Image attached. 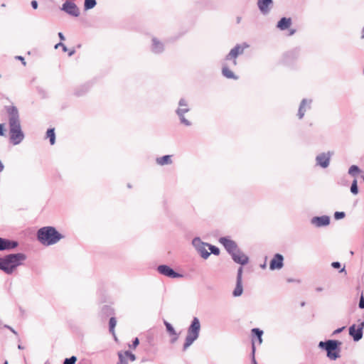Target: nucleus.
Returning a JSON list of instances; mask_svg holds the SVG:
<instances>
[{"mask_svg": "<svg viewBox=\"0 0 364 364\" xmlns=\"http://www.w3.org/2000/svg\"><path fill=\"white\" fill-rule=\"evenodd\" d=\"M9 114L10 141L14 144H19L24 139V134L21 130L19 114L15 106L6 108Z\"/></svg>", "mask_w": 364, "mask_h": 364, "instance_id": "1", "label": "nucleus"}, {"mask_svg": "<svg viewBox=\"0 0 364 364\" xmlns=\"http://www.w3.org/2000/svg\"><path fill=\"white\" fill-rule=\"evenodd\" d=\"M38 240L45 245L57 243L63 236L55 228L47 226L40 228L37 232Z\"/></svg>", "mask_w": 364, "mask_h": 364, "instance_id": "2", "label": "nucleus"}, {"mask_svg": "<svg viewBox=\"0 0 364 364\" xmlns=\"http://www.w3.org/2000/svg\"><path fill=\"white\" fill-rule=\"evenodd\" d=\"M200 330V323L197 317H194L188 328V333L183 344V350L185 351L198 338Z\"/></svg>", "mask_w": 364, "mask_h": 364, "instance_id": "3", "label": "nucleus"}, {"mask_svg": "<svg viewBox=\"0 0 364 364\" xmlns=\"http://www.w3.org/2000/svg\"><path fill=\"white\" fill-rule=\"evenodd\" d=\"M341 343L336 340H328L327 341H321L318 347L323 348L327 352V356L331 360H335L340 357L339 346Z\"/></svg>", "mask_w": 364, "mask_h": 364, "instance_id": "4", "label": "nucleus"}, {"mask_svg": "<svg viewBox=\"0 0 364 364\" xmlns=\"http://www.w3.org/2000/svg\"><path fill=\"white\" fill-rule=\"evenodd\" d=\"M6 257L9 263V268H11V274L26 259V255L23 253L10 254L6 255Z\"/></svg>", "mask_w": 364, "mask_h": 364, "instance_id": "5", "label": "nucleus"}, {"mask_svg": "<svg viewBox=\"0 0 364 364\" xmlns=\"http://www.w3.org/2000/svg\"><path fill=\"white\" fill-rule=\"evenodd\" d=\"M249 45L247 43L242 44H237L232 49L230 50V53L226 55L225 60H232L234 65H237L236 58L240 54H242L245 49L247 48Z\"/></svg>", "mask_w": 364, "mask_h": 364, "instance_id": "6", "label": "nucleus"}, {"mask_svg": "<svg viewBox=\"0 0 364 364\" xmlns=\"http://www.w3.org/2000/svg\"><path fill=\"white\" fill-rule=\"evenodd\" d=\"M178 105L180 107L177 109L176 114H178L180 119L181 123L187 127L191 126V122L186 119L184 117V114L189 111V108L188 107V104L186 101L183 98L179 100Z\"/></svg>", "mask_w": 364, "mask_h": 364, "instance_id": "7", "label": "nucleus"}, {"mask_svg": "<svg viewBox=\"0 0 364 364\" xmlns=\"http://www.w3.org/2000/svg\"><path fill=\"white\" fill-rule=\"evenodd\" d=\"M192 245L203 259H207L210 256V253L206 249L209 245L202 242L200 237H195L192 241Z\"/></svg>", "mask_w": 364, "mask_h": 364, "instance_id": "8", "label": "nucleus"}, {"mask_svg": "<svg viewBox=\"0 0 364 364\" xmlns=\"http://www.w3.org/2000/svg\"><path fill=\"white\" fill-rule=\"evenodd\" d=\"M333 153L331 151L323 152L318 154L316 157V164L317 166L323 168H326L329 166L330 160Z\"/></svg>", "mask_w": 364, "mask_h": 364, "instance_id": "9", "label": "nucleus"}, {"mask_svg": "<svg viewBox=\"0 0 364 364\" xmlns=\"http://www.w3.org/2000/svg\"><path fill=\"white\" fill-rule=\"evenodd\" d=\"M157 270L161 274L170 278H179L183 277L182 274L176 272L172 268L165 264L159 265Z\"/></svg>", "mask_w": 364, "mask_h": 364, "instance_id": "10", "label": "nucleus"}, {"mask_svg": "<svg viewBox=\"0 0 364 364\" xmlns=\"http://www.w3.org/2000/svg\"><path fill=\"white\" fill-rule=\"evenodd\" d=\"M219 242L224 246L225 250L231 255L232 254H234L238 249L236 242L228 237H220L219 240Z\"/></svg>", "mask_w": 364, "mask_h": 364, "instance_id": "11", "label": "nucleus"}, {"mask_svg": "<svg viewBox=\"0 0 364 364\" xmlns=\"http://www.w3.org/2000/svg\"><path fill=\"white\" fill-rule=\"evenodd\" d=\"M62 10L73 16H78L80 11L76 4L70 1H67L63 4Z\"/></svg>", "mask_w": 364, "mask_h": 364, "instance_id": "12", "label": "nucleus"}, {"mask_svg": "<svg viewBox=\"0 0 364 364\" xmlns=\"http://www.w3.org/2000/svg\"><path fill=\"white\" fill-rule=\"evenodd\" d=\"M242 267H240L237 270L236 287L232 292L234 296H240L242 294Z\"/></svg>", "mask_w": 364, "mask_h": 364, "instance_id": "13", "label": "nucleus"}, {"mask_svg": "<svg viewBox=\"0 0 364 364\" xmlns=\"http://www.w3.org/2000/svg\"><path fill=\"white\" fill-rule=\"evenodd\" d=\"M311 223L317 228L327 226L330 223V218L327 215L314 217L311 220Z\"/></svg>", "mask_w": 364, "mask_h": 364, "instance_id": "14", "label": "nucleus"}, {"mask_svg": "<svg viewBox=\"0 0 364 364\" xmlns=\"http://www.w3.org/2000/svg\"><path fill=\"white\" fill-rule=\"evenodd\" d=\"M363 327L364 322H362L358 328H355V325H353L349 328V334L353 338L355 341H358L362 338Z\"/></svg>", "mask_w": 364, "mask_h": 364, "instance_id": "15", "label": "nucleus"}, {"mask_svg": "<svg viewBox=\"0 0 364 364\" xmlns=\"http://www.w3.org/2000/svg\"><path fill=\"white\" fill-rule=\"evenodd\" d=\"M18 245L16 241L0 237V251L13 250L16 248Z\"/></svg>", "mask_w": 364, "mask_h": 364, "instance_id": "16", "label": "nucleus"}, {"mask_svg": "<svg viewBox=\"0 0 364 364\" xmlns=\"http://www.w3.org/2000/svg\"><path fill=\"white\" fill-rule=\"evenodd\" d=\"M283 256L280 254H276L269 264V268L272 270L280 269L283 267Z\"/></svg>", "mask_w": 364, "mask_h": 364, "instance_id": "17", "label": "nucleus"}, {"mask_svg": "<svg viewBox=\"0 0 364 364\" xmlns=\"http://www.w3.org/2000/svg\"><path fill=\"white\" fill-rule=\"evenodd\" d=\"M231 256L235 262H236L237 264H240L242 265L246 264L249 260L248 257L247 255H245L242 252H241L239 250V248Z\"/></svg>", "mask_w": 364, "mask_h": 364, "instance_id": "18", "label": "nucleus"}, {"mask_svg": "<svg viewBox=\"0 0 364 364\" xmlns=\"http://www.w3.org/2000/svg\"><path fill=\"white\" fill-rule=\"evenodd\" d=\"M273 4L272 0H258L257 1V6L263 14H267L269 11L270 8L272 7Z\"/></svg>", "mask_w": 364, "mask_h": 364, "instance_id": "19", "label": "nucleus"}, {"mask_svg": "<svg viewBox=\"0 0 364 364\" xmlns=\"http://www.w3.org/2000/svg\"><path fill=\"white\" fill-rule=\"evenodd\" d=\"M311 103V100H308L306 99H304L301 101L298 111V117L299 119H302L304 117L306 109H310Z\"/></svg>", "mask_w": 364, "mask_h": 364, "instance_id": "20", "label": "nucleus"}, {"mask_svg": "<svg viewBox=\"0 0 364 364\" xmlns=\"http://www.w3.org/2000/svg\"><path fill=\"white\" fill-rule=\"evenodd\" d=\"M119 363L118 364H127V360L134 361L136 359L135 355L131 352L127 350L124 353H119Z\"/></svg>", "mask_w": 364, "mask_h": 364, "instance_id": "21", "label": "nucleus"}, {"mask_svg": "<svg viewBox=\"0 0 364 364\" xmlns=\"http://www.w3.org/2000/svg\"><path fill=\"white\" fill-rule=\"evenodd\" d=\"M291 24V19L290 18L283 17L277 23V28L284 31L288 28Z\"/></svg>", "mask_w": 364, "mask_h": 364, "instance_id": "22", "label": "nucleus"}, {"mask_svg": "<svg viewBox=\"0 0 364 364\" xmlns=\"http://www.w3.org/2000/svg\"><path fill=\"white\" fill-rule=\"evenodd\" d=\"M152 51L155 53H159L164 50V45L161 42L158 41L156 38L152 39Z\"/></svg>", "mask_w": 364, "mask_h": 364, "instance_id": "23", "label": "nucleus"}, {"mask_svg": "<svg viewBox=\"0 0 364 364\" xmlns=\"http://www.w3.org/2000/svg\"><path fill=\"white\" fill-rule=\"evenodd\" d=\"M0 269L3 270L5 273L11 274V268H9V263L8 262L7 257L1 258L0 259Z\"/></svg>", "mask_w": 364, "mask_h": 364, "instance_id": "24", "label": "nucleus"}, {"mask_svg": "<svg viewBox=\"0 0 364 364\" xmlns=\"http://www.w3.org/2000/svg\"><path fill=\"white\" fill-rule=\"evenodd\" d=\"M156 162L159 165L164 166L166 164H171L172 161L170 155H166L162 157L157 158Z\"/></svg>", "mask_w": 364, "mask_h": 364, "instance_id": "25", "label": "nucleus"}, {"mask_svg": "<svg viewBox=\"0 0 364 364\" xmlns=\"http://www.w3.org/2000/svg\"><path fill=\"white\" fill-rule=\"evenodd\" d=\"M222 73L225 77L228 79H237V77H236L226 65L223 67Z\"/></svg>", "mask_w": 364, "mask_h": 364, "instance_id": "26", "label": "nucleus"}, {"mask_svg": "<svg viewBox=\"0 0 364 364\" xmlns=\"http://www.w3.org/2000/svg\"><path fill=\"white\" fill-rule=\"evenodd\" d=\"M252 333L254 337H257L258 343L261 344L262 342V336L263 334V331L259 328H253L252 330Z\"/></svg>", "mask_w": 364, "mask_h": 364, "instance_id": "27", "label": "nucleus"}, {"mask_svg": "<svg viewBox=\"0 0 364 364\" xmlns=\"http://www.w3.org/2000/svg\"><path fill=\"white\" fill-rule=\"evenodd\" d=\"M97 4L95 0H85L84 9L85 10H89L94 8Z\"/></svg>", "mask_w": 364, "mask_h": 364, "instance_id": "28", "label": "nucleus"}, {"mask_svg": "<svg viewBox=\"0 0 364 364\" xmlns=\"http://www.w3.org/2000/svg\"><path fill=\"white\" fill-rule=\"evenodd\" d=\"M47 137L49 138L50 143L51 145L55 144V135L54 129L52 128V129H48V131H47Z\"/></svg>", "mask_w": 364, "mask_h": 364, "instance_id": "29", "label": "nucleus"}, {"mask_svg": "<svg viewBox=\"0 0 364 364\" xmlns=\"http://www.w3.org/2000/svg\"><path fill=\"white\" fill-rule=\"evenodd\" d=\"M164 325L166 326V331H168L170 336L176 335V332L170 323H168L166 321H164Z\"/></svg>", "mask_w": 364, "mask_h": 364, "instance_id": "30", "label": "nucleus"}, {"mask_svg": "<svg viewBox=\"0 0 364 364\" xmlns=\"http://www.w3.org/2000/svg\"><path fill=\"white\" fill-rule=\"evenodd\" d=\"M117 321L114 317H111L109 322V331L114 335V327L116 326Z\"/></svg>", "mask_w": 364, "mask_h": 364, "instance_id": "31", "label": "nucleus"}, {"mask_svg": "<svg viewBox=\"0 0 364 364\" xmlns=\"http://www.w3.org/2000/svg\"><path fill=\"white\" fill-rule=\"evenodd\" d=\"M360 171V168L356 165H352L348 169V173L352 176H355Z\"/></svg>", "mask_w": 364, "mask_h": 364, "instance_id": "32", "label": "nucleus"}, {"mask_svg": "<svg viewBox=\"0 0 364 364\" xmlns=\"http://www.w3.org/2000/svg\"><path fill=\"white\" fill-rule=\"evenodd\" d=\"M350 191L353 194L356 195L358 193V188L357 186V180H354L351 184Z\"/></svg>", "mask_w": 364, "mask_h": 364, "instance_id": "33", "label": "nucleus"}, {"mask_svg": "<svg viewBox=\"0 0 364 364\" xmlns=\"http://www.w3.org/2000/svg\"><path fill=\"white\" fill-rule=\"evenodd\" d=\"M208 247H209V250H210L211 253H213L215 255H219L220 250H219L218 247H215L214 245H209Z\"/></svg>", "mask_w": 364, "mask_h": 364, "instance_id": "34", "label": "nucleus"}, {"mask_svg": "<svg viewBox=\"0 0 364 364\" xmlns=\"http://www.w3.org/2000/svg\"><path fill=\"white\" fill-rule=\"evenodd\" d=\"M77 360V358L75 356H71L69 358H65L63 364H75Z\"/></svg>", "mask_w": 364, "mask_h": 364, "instance_id": "35", "label": "nucleus"}, {"mask_svg": "<svg viewBox=\"0 0 364 364\" xmlns=\"http://www.w3.org/2000/svg\"><path fill=\"white\" fill-rule=\"evenodd\" d=\"M346 214L344 212H336L334 213V218L336 220H340L345 217Z\"/></svg>", "mask_w": 364, "mask_h": 364, "instance_id": "36", "label": "nucleus"}, {"mask_svg": "<svg viewBox=\"0 0 364 364\" xmlns=\"http://www.w3.org/2000/svg\"><path fill=\"white\" fill-rule=\"evenodd\" d=\"M255 341H254V340H252V363L257 364V361L255 358Z\"/></svg>", "mask_w": 364, "mask_h": 364, "instance_id": "37", "label": "nucleus"}, {"mask_svg": "<svg viewBox=\"0 0 364 364\" xmlns=\"http://www.w3.org/2000/svg\"><path fill=\"white\" fill-rule=\"evenodd\" d=\"M58 47H61V49H63L64 52H66L68 50L67 47L62 42H60L55 46V48H58Z\"/></svg>", "mask_w": 364, "mask_h": 364, "instance_id": "38", "label": "nucleus"}, {"mask_svg": "<svg viewBox=\"0 0 364 364\" xmlns=\"http://www.w3.org/2000/svg\"><path fill=\"white\" fill-rule=\"evenodd\" d=\"M331 266L335 269H338L341 267V264L339 262H332Z\"/></svg>", "mask_w": 364, "mask_h": 364, "instance_id": "39", "label": "nucleus"}, {"mask_svg": "<svg viewBox=\"0 0 364 364\" xmlns=\"http://www.w3.org/2000/svg\"><path fill=\"white\" fill-rule=\"evenodd\" d=\"M4 327L7 328V329H9V330H10L14 334H15L16 336L18 335V333L12 327H11L10 326L4 325Z\"/></svg>", "mask_w": 364, "mask_h": 364, "instance_id": "40", "label": "nucleus"}, {"mask_svg": "<svg viewBox=\"0 0 364 364\" xmlns=\"http://www.w3.org/2000/svg\"><path fill=\"white\" fill-rule=\"evenodd\" d=\"M171 343H174L178 338V334L176 333V335H171Z\"/></svg>", "mask_w": 364, "mask_h": 364, "instance_id": "41", "label": "nucleus"}, {"mask_svg": "<svg viewBox=\"0 0 364 364\" xmlns=\"http://www.w3.org/2000/svg\"><path fill=\"white\" fill-rule=\"evenodd\" d=\"M359 308L364 309V297L361 296L359 301Z\"/></svg>", "mask_w": 364, "mask_h": 364, "instance_id": "42", "label": "nucleus"}, {"mask_svg": "<svg viewBox=\"0 0 364 364\" xmlns=\"http://www.w3.org/2000/svg\"><path fill=\"white\" fill-rule=\"evenodd\" d=\"M139 341L137 338H136L133 341L132 347L136 348L139 345Z\"/></svg>", "mask_w": 364, "mask_h": 364, "instance_id": "43", "label": "nucleus"}, {"mask_svg": "<svg viewBox=\"0 0 364 364\" xmlns=\"http://www.w3.org/2000/svg\"><path fill=\"white\" fill-rule=\"evenodd\" d=\"M31 6L33 9H36L38 8V2L36 0L31 1Z\"/></svg>", "mask_w": 364, "mask_h": 364, "instance_id": "44", "label": "nucleus"}, {"mask_svg": "<svg viewBox=\"0 0 364 364\" xmlns=\"http://www.w3.org/2000/svg\"><path fill=\"white\" fill-rule=\"evenodd\" d=\"M344 328H345V327H341V328H337L336 330H335L333 331V334H337V333H341Z\"/></svg>", "mask_w": 364, "mask_h": 364, "instance_id": "45", "label": "nucleus"}, {"mask_svg": "<svg viewBox=\"0 0 364 364\" xmlns=\"http://www.w3.org/2000/svg\"><path fill=\"white\" fill-rule=\"evenodd\" d=\"M0 135L4 136V129L3 124H0Z\"/></svg>", "mask_w": 364, "mask_h": 364, "instance_id": "46", "label": "nucleus"}, {"mask_svg": "<svg viewBox=\"0 0 364 364\" xmlns=\"http://www.w3.org/2000/svg\"><path fill=\"white\" fill-rule=\"evenodd\" d=\"M58 37H59V38L60 39L61 41H65V36L63 34V33L59 32L58 33Z\"/></svg>", "mask_w": 364, "mask_h": 364, "instance_id": "47", "label": "nucleus"}, {"mask_svg": "<svg viewBox=\"0 0 364 364\" xmlns=\"http://www.w3.org/2000/svg\"><path fill=\"white\" fill-rule=\"evenodd\" d=\"M295 32H296L295 29H290L289 35V36H292V35H294L295 33Z\"/></svg>", "mask_w": 364, "mask_h": 364, "instance_id": "48", "label": "nucleus"}, {"mask_svg": "<svg viewBox=\"0 0 364 364\" xmlns=\"http://www.w3.org/2000/svg\"><path fill=\"white\" fill-rule=\"evenodd\" d=\"M75 50L74 49L70 50L68 53L69 56H72L75 53Z\"/></svg>", "mask_w": 364, "mask_h": 364, "instance_id": "49", "label": "nucleus"}, {"mask_svg": "<svg viewBox=\"0 0 364 364\" xmlns=\"http://www.w3.org/2000/svg\"><path fill=\"white\" fill-rule=\"evenodd\" d=\"M17 58H18V59H19L20 60H21L23 65H25V64H26V63H25V61H24V58H23V57H21V56H18V57H17Z\"/></svg>", "mask_w": 364, "mask_h": 364, "instance_id": "50", "label": "nucleus"}, {"mask_svg": "<svg viewBox=\"0 0 364 364\" xmlns=\"http://www.w3.org/2000/svg\"><path fill=\"white\" fill-rule=\"evenodd\" d=\"M316 290L317 291H321L323 290V288H322V287H317V288L316 289Z\"/></svg>", "mask_w": 364, "mask_h": 364, "instance_id": "51", "label": "nucleus"}, {"mask_svg": "<svg viewBox=\"0 0 364 364\" xmlns=\"http://www.w3.org/2000/svg\"><path fill=\"white\" fill-rule=\"evenodd\" d=\"M363 38H364V28H363V31H362V36H361Z\"/></svg>", "mask_w": 364, "mask_h": 364, "instance_id": "52", "label": "nucleus"}, {"mask_svg": "<svg viewBox=\"0 0 364 364\" xmlns=\"http://www.w3.org/2000/svg\"><path fill=\"white\" fill-rule=\"evenodd\" d=\"M345 271V267H343L341 270H340V272H343Z\"/></svg>", "mask_w": 364, "mask_h": 364, "instance_id": "53", "label": "nucleus"}, {"mask_svg": "<svg viewBox=\"0 0 364 364\" xmlns=\"http://www.w3.org/2000/svg\"><path fill=\"white\" fill-rule=\"evenodd\" d=\"M18 348L19 349H23V347L22 346H21V345H18Z\"/></svg>", "mask_w": 364, "mask_h": 364, "instance_id": "54", "label": "nucleus"}, {"mask_svg": "<svg viewBox=\"0 0 364 364\" xmlns=\"http://www.w3.org/2000/svg\"><path fill=\"white\" fill-rule=\"evenodd\" d=\"M4 364H8V361L7 360H5Z\"/></svg>", "mask_w": 364, "mask_h": 364, "instance_id": "55", "label": "nucleus"}, {"mask_svg": "<svg viewBox=\"0 0 364 364\" xmlns=\"http://www.w3.org/2000/svg\"><path fill=\"white\" fill-rule=\"evenodd\" d=\"M301 305V306H304V302H302Z\"/></svg>", "mask_w": 364, "mask_h": 364, "instance_id": "56", "label": "nucleus"}]
</instances>
